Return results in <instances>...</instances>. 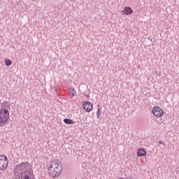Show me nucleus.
Segmentation results:
<instances>
[{
  "label": "nucleus",
  "instance_id": "1",
  "mask_svg": "<svg viewBox=\"0 0 179 179\" xmlns=\"http://www.w3.org/2000/svg\"><path fill=\"white\" fill-rule=\"evenodd\" d=\"M48 170V174L52 178H57V177H59L61 173H62V164L58 161H52L50 162Z\"/></svg>",
  "mask_w": 179,
  "mask_h": 179
},
{
  "label": "nucleus",
  "instance_id": "2",
  "mask_svg": "<svg viewBox=\"0 0 179 179\" xmlns=\"http://www.w3.org/2000/svg\"><path fill=\"white\" fill-rule=\"evenodd\" d=\"M9 120V110H0V127H5Z\"/></svg>",
  "mask_w": 179,
  "mask_h": 179
},
{
  "label": "nucleus",
  "instance_id": "3",
  "mask_svg": "<svg viewBox=\"0 0 179 179\" xmlns=\"http://www.w3.org/2000/svg\"><path fill=\"white\" fill-rule=\"evenodd\" d=\"M15 179H34V173H33V169H27V170L22 171Z\"/></svg>",
  "mask_w": 179,
  "mask_h": 179
},
{
  "label": "nucleus",
  "instance_id": "4",
  "mask_svg": "<svg viewBox=\"0 0 179 179\" xmlns=\"http://www.w3.org/2000/svg\"><path fill=\"white\" fill-rule=\"evenodd\" d=\"M8 164H9V161H8V157L6 155H0V170L3 171L8 169Z\"/></svg>",
  "mask_w": 179,
  "mask_h": 179
},
{
  "label": "nucleus",
  "instance_id": "5",
  "mask_svg": "<svg viewBox=\"0 0 179 179\" xmlns=\"http://www.w3.org/2000/svg\"><path fill=\"white\" fill-rule=\"evenodd\" d=\"M152 114L155 115V117H163V114H164V111H163V109L160 108V106H154L152 108Z\"/></svg>",
  "mask_w": 179,
  "mask_h": 179
},
{
  "label": "nucleus",
  "instance_id": "6",
  "mask_svg": "<svg viewBox=\"0 0 179 179\" xmlns=\"http://www.w3.org/2000/svg\"><path fill=\"white\" fill-rule=\"evenodd\" d=\"M83 107L87 113H90L93 110V104L90 101H86L83 103Z\"/></svg>",
  "mask_w": 179,
  "mask_h": 179
},
{
  "label": "nucleus",
  "instance_id": "7",
  "mask_svg": "<svg viewBox=\"0 0 179 179\" xmlns=\"http://www.w3.org/2000/svg\"><path fill=\"white\" fill-rule=\"evenodd\" d=\"M9 108H10V103L8 101H4L3 103H1L0 111L9 110Z\"/></svg>",
  "mask_w": 179,
  "mask_h": 179
},
{
  "label": "nucleus",
  "instance_id": "8",
  "mask_svg": "<svg viewBox=\"0 0 179 179\" xmlns=\"http://www.w3.org/2000/svg\"><path fill=\"white\" fill-rule=\"evenodd\" d=\"M121 13L122 15H127V16H129V15H132V13H134V10L131 7H124V10H122Z\"/></svg>",
  "mask_w": 179,
  "mask_h": 179
},
{
  "label": "nucleus",
  "instance_id": "9",
  "mask_svg": "<svg viewBox=\"0 0 179 179\" xmlns=\"http://www.w3.org/2000/svg\"><path fill=\"white\" fill-rule=\"evenodd\" d=\"M148 152L145 148H139L137 151V156L138 157H141L142 156H146Z\"/></svg>",
  "mask_w": 179,
  "mask_h": 179
},
{
  "label": "nucleus",
  "instance_id": "10",
  "mask_svg": "<svg viewBox=\"0 0 179 179\" xmlns=\"http://www.w3.org/2000/svg\"><path fill=\"white\" fill-rule=\"evenodd\" d=\"M21 164V169L22 170V171H26V170H27V169H31V168H29V162H22L20 163Z\"/></svg>",
  "mask_w": 179,
  "mask_h": 179
},
{
  "label": "nucleus",
  "instance_id": "11",
  "mask_svg": "<svg viewBox=\"0 0 179 179\" xmlns=\"http://www.w3.org/2000/svg\"><path fill=\"white\" fill-rule=\"evenodd\" d=\"M69 96L71 97H75V94H76V91L75 90V88L70 87L68 91Z\"/></svg>",
  "mask_w": 179,
  "mask_h": 179
},
{
  "label": "nucleus",
  "instance_id": "12",
  "mask_svg": "<svg viewBox=\"0 0 179 179\" xmlns=\"http://www.w3.org/2000/svg\"><path fill=\"white\" fill-rule=\"evenodd\" d=\"M20 171H22V165L21 164H19L18 165H16L15 169H14V173L15 174H16V173H20Z\"/></svg>",
  "mask_w": 179,
  "mask_h": 179
},
{
  "label": "nucleus",
  "instance_id": "13",
  "mask_svg": "<svg viewBox=\"0 0 179 179\" xmlns=\"http://www.w3.org/2000/svg\"><path fill=\"white\" fill-rule=\"evenodd\" d=\"M63 121H64V124H67L68 125H72V124H75V121H73L71 119H68V118L64 119Z\"/></svg>",
  "mask_w": 179,
  "mask_h": 179
},
{
  "label": "nucleus",
  "instance_id": "14",
  "mask_svg": "<svg viewBox=\"0 0 179 179\" xmlns=\"http://www.w3.org/2000/svg\"><path fill=\"white\" fill-rule=\"evenodd\" d=\"M5 65L6 66H10V65H12V61H10V59H6L5 60Z\"/></svg>",
  "mask_w": 179,
  "mask_h": 179
},
{
  "label": "nucleus",
  "instance_id": "15",
  "mask_svg": "<svg viewBox=\"0 0 179 179\" xmlns=\"http://www.w3.org/2000/svg\"><path fill=\"white\" fill-rule=\"evenodd\" d=\"M101 115V108H98L96 111V117L97 118H100V115Z\"/></svg>",
  "mask_w": 179,
  "mask_h": 179
},
{
  "label": "nucleus",
  "instance_id": "16",
  "mask_svg": "<svg viewBox=\"0 0 179 179\" xmlns=\"http://www.w3.org/2000/svg\"><path fill=\"white\" fill-rule=\"evenodd\" d=\"M158 145H163V141H158Z\"/></svg>",
  "mask_w": 179,
  "mask_h": 179
},
{
  "label": "nucleus",
  "instance_id": "17",
  "mask_svg": "<svg viewBox=\"0 0 179 179\" xmlns=\"http://www.w3.org/2000/svg\"><path fill=\"white\" fill-rule=\"evenodd\" d=\"M148 40H150V41H151V42H152V41H152V40H153V38H152V37H150H150H148Z\"/></svg>",
  "mask_w": 179,
  "mask_h": 179
},
{
  "label": "nucleus",
  "instance_id": "18",
  "mask_svg": "<svg viewBox=\"0 0 179 179\" xmlns=\"http://www.w3.org/2000/svg\"><path fill=\"white\" fill-rule=\"evenodd\" d=\"M86 97H90V96H89V95H87Z\"/></svg>",
  "mask_w": 179,
  "mask_h": 179
},
{
  "label": "nucleus",
  "instance_id": "19",
  "mask_svg": "<svg viewBox=\"0 0 179 179\" xmlns=\"http://www.w3.org/2000/svg\"><path fill=\"white\" fill-rule=\"evenodd\" d=\"M31 1H36V0H31Z\"/></svg>",
  "mask_w": 179,
  "mask_h": 179
}]
</instances>
